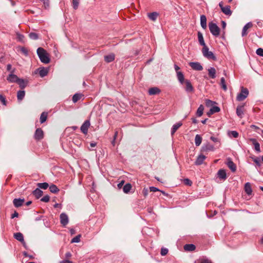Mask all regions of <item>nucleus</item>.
<instances>
[{
    "mask_svg": "<svg viewBox=\"0 0 263 263\" xmlns=\"http://www.w3.org/2000/svg\"><path fill=\"white\" fill-rule=\"evenodd\" d=\"M132 189V185L130 183L126 184L123 188V191L125 193H128Z\"/></svg>",
    "mask_w": 263,
    "mask_h": 263,
    "instance_id": "ea45409f",
    "label": "nucleus"
},
{
    "mask_svg": "<svg viewBox=\"0 0 263 263\" xmlns=\"http://www.w3.org/2000/svg\"><path fill=\"white\" fill-rule=\"evenodd\" d=\"M236 114L240 118H242L243 115V106L239 105L237 107Z\"/></svg>",
    "mask_w": 263,
    "mask_h": 263,
    "instance_id": "f3484780",
    "label": "nucleus"
},
{
    "mask_svg": "<svg viewBox=\"0 0 263 263\" xmlns=\"http://www.w3.org/2000/svg\"><path fill=\"white\" fill-rule=\"evenodd\" d=\"M253 145L254 146L255 150L257 152H260V144H259V143L258 142L255 143H254Z\"/></svg>",
    "mask_w": 263,
    "mask_h": 263,
    "instance_id": "09e8293b",
    "label": "nucleus"
},
{
    "mask_svg": "<svg viewBox=\"0 0 263 263\" xmlns=\"http://www.w3.org/2000/svg\"><path fill=\"white\" fill-rule=\"evenodd\" d=\"M50 197L48 195H45L41 198V200L44 202H48L49 201Z\"/></svg>",
    "mask_w": 263,
    "mask_h": 263,
    "instance_id": "864d4df0",
    "label": "nucleus"
},
{
    "mask_svg": "<svg viewBox=\"0 0 263 263\" xmlns=\"http://www.w3.org/2000/svg\"><path fill=\"white\" fill-rule=\"evenodd\" d=\"M248 95L249 91L248 89L242 87L240 92L237 96L236 99L238 101H243L248 97Z\"/></svg>",
    "mask_w": 263,
    "mask_h": 263,
    "instance_id": "20e7f679",
    "label": "nucleus"
},
{
    "mask_svg": "<svg viewBox=\"0 0 263 263\" xmlns=\"http://www.w3.org/2000/svg\"><path fill=\"white\" fill-rule=\"evenodd\" d=\"M0 101L2 102L3 105H6V102L5 97H4L2 95H0Z\"/></svg>",
    "mask_w": 263,
    "mask_h": 263,
    "instance_id": "052dcab7",
    "label": "nucleus"
},
{
    "mask_svg": "<svg viewBox=\"0 0 263 263\" xmlns=\"http://www.w3.org/2000/svg\"><path fill=\"white\" fill-rule=\"evenodd\" d=\"M217 176L220 179L225 180L227 179L226 172L224 170L220 169L217 172Z\"/></svg>",
    "mask_w": 263,
    "mask_h": 263,
    "instance_id": "ddd939ff",
    "label": "nucleus"
},
{
    "mask_svg": "<svg viewBox=\"0 0 263 263\" xmlns=\"http://www.w3.org/2000/svg\"><path fill=\"white\" fill-rule=\"evenodd\" d=\"M184 183L185 184L191 186L192 184V182L187 178L184 179Z\"/></svg>",
    "mask_w": 263,
    "mask_h": 263,
    "instance_id": "bf43d9fd",
    "label": "nucleus"
},
{
    "mask_svg": "<svg viewBox=\"0 0 263 263\" xmlns=\"http://www.w3.org/2000/svg\"><path fill=\"white\" fill-rule=\"evenodd\" d=\"M253 24L251 22H249L247 24H246L242 28L241 35L242 36H245L247 35L248 32L247 30L249 28L252 27Z\"/></svg>",
    "mask_w": 263,
    "mask_h": 263,
    "instance_id": "9b49d317",
    "label": "nucleus"
},
{
    "mask_svg": "<svg viewBox=\"0 0 263 263\" xmlns=\"http://www.w3.org/2000/svg\"><path fill=\"white\" fill-rule=\"evenodd\" d=\"M115 55L114 53H110L104 56V60L107 63H110L115 60Z\"/></svg>",
    "mask_w": 263,
    "mask_h": 263,
    "instance_id": "5701e85b",
    "label": "nucleus"
},
{
    "mask_svg": "<svg viewBox=\"0 0 263 263\" xmlns=\"http://www.w3.org/2000/svg\"><path fill=\"white\" fill-rule=\"evenodd\" d=\"M149 190L151 192H156L157 191H159V190L158 188L154 187V186H151L149 187Z\"/></svg>",
    "mask_w": 263,
    "mask_h": 263,
    "instance_id": "e2e57ef3",
    "label": "nucleus"
},
{
    "mask_svg": "<svg viewBox=\"0 0 263 263\" xmlns=\"http://www.w3.org/2000/svg\"><path fill=\"white\" fill-rule=\"evenodd\" d=\"M49 187L50 191L52 193H57L59 191V189L54 184H52Z\"/></svg>",
    "mask_w": 263,
    "mask_h": 263,
    "instance_id": "58836bf2",
    "label": "nucleus"
},
{
    "mask_svg": "<svg viewBox=\"0 0 263 263\" xmlns=\"http://www.w3.org/2000/svg\"><path fill=\"white\" fill-rule=\"evenodd\" d=\"M21 52L23 53L25 55L27 56L28 54V50L25 47H21L20 48Z\"/></svg>",
    "mask_w": 263,
    "mask_h": 263,
    "instance_id": "8fccbe9b",
    "label": "nucleus"
},
{
    "mask_svg": "<svg viewBox=\"0 0 263 263\" xmlns=\"http://www.w3.org/2000/svg\"><path fill=\"white\" fill-rule=\"evenodd\" d=\"M18 216V214L16 212H15L11 216V218H14L15 217H17Z\"/></svg>",
    "mask_w": 263,
    "mask_h": 263,
    "instance_id": "338daca9",
    "label": "nucleus"
},
{
    "mask_svg": "<svg viewBox=\"0 0 263 263\" xmlns=\"http://www.w3.org/2000/svg\"><path fill=\"white\" fill-rule=\"evenodd\" d=\"M202 52L203 56L208 59L214 61L216 60V57L212 51H209V48L207 46L203 47Z\"/></svg>",
    "mask_w": 263,
    "mask_h": 263,
    "instance_id": "f03ea898",
    "label": "nucleus"
},
{
    "mask_svg": "<svg viewBox=\"0 0 263 263\" xmlns=\"http://www.w3.org/2000/svg\"><path fill=\"white\" fill-rule=\"evenodd\" d=\"M48 73V69L42 68L39 69V73L40 76L43 78L46 76Z\"/></svg>",
    "mask_w": 263,
    "mask_h": 263,
    "instance_id": "cd10ccee",
    "label": "nucleus"
},
{
    "mask_svg": "<svg viewBox=\"0 0 263 263\" xmlns=\"http://www.w3.org/2000/svg\"><path fill=\"white\" fill-rule=\"evenodd\" d=\"M45 8L49 7V0H42Z\"/></svg>",
    "mask_w": 263,
    "mask_h": 263,
    "instance_id": "4d7b16f0",
    "label": "nucleus"
},
{
    "mask_svg": "<svg viewBox=\"0 0 263 263\" xmlns=\"http://www.w3.org/2000/svg\"><path fill=\"white\" fill-rule=\"evenodd\" d=\"M209 27L211 33L215 36H218L220 33V28L215 24L213 22L209 23Z\"/></svg>",
    "mask_w": 263,
    "mask_h": 263,
    "instance_id": "7ed1b4c3",
    "label": "nucleus"
},
{
    "mask_svg": "<svg viewBox=\"0 0 263 263\" xmlns=\"http://www.w3.org/2000/svg\"><path fill=\"white\" fill-rule=\"evenodd\" d=\"M25 95V91L23 90H19L17 93V98L18 100L21 101L22 100Z\"/></svg>",
    "mask_w": 263,
    "mask_h": 263,
    "instance_id": "473e14b6",
    "label": "nucleus"
},
{
    "mask_svg": "<svg viewBox=\"0 0 263 263\" xmlns=\"http://www.w3.org/2000/svg\"><path fill=\"white\" fill-rule=\"evenodd\" d=\"M253 161L256 164V165H257L258 166H260V161L259 158H254L253 159Z\"/></svg>",
    "mask_w": 263,
    "mask_h": 263,
    "instance_id": "6e6d98bb",
    "label": "nucleus"
},
{
    "mask_svg": "<svg viewBox=\"0 0 263 263\" xmlns=\"http://www.w3.org/2000/svg\"><path fill=\"white\" fill-rule=\"evenodd\" d=\"M222 12L226 15H230L232 14V11L230 9V6H227L224 8H222Z\"/></svg>",
    "mask_w": 263,
    "mask_h": 263,
    "instance_id": "2f4dec72",
    "label": "nucleus"
},
{
    "mask_svg": "<svg viewBox=\"0 0 263 263\" xmlns=\"http://www.w3.org/2000/svg\"><path fill=\"white\" fill-rule=\"evenodd\" d=\"M200 25L203 29H205L207 27L206 17L204 15L200 16Z\"/></svg>",
    "mask_w": 263,
    "mask_h": 263,
    "instance_id": "2eb2a0df",
    "label": "nucleus"
},
{
    "mask_svg": "<svg viewBox=\"0 0 263 263\" xmlns=\"http://www.w3.org/2000/svg\"><path fill=\"white\" fill-rule=\"evenodd\" d=\"M198 38L199 44L203 47H206L205 43L204 41V39L202 34L200 32H198Z\"/></svg>",
    "mask_w": 263,
    "mask_h": 263,
    "instance_id": "393cba45",
    "label": "nucleus"
},
{
    "mask_svg": "<svg viewBox=\"0 0 263 263\" xmlns=\"http://www.w3.org/2000/svg\"><path fill=\"white\" fill-rule=\"evenodd\" d=\"M24 201V199L15 198L13 201V203L15 207L18 208L23 205Z\"/></svg>",
    "mask_w": 263,
    "mask_h": 263,
    "instance_id": "f8f14e48",
    "label": "nucleus"
},
{
    "mask_svg": "<svg viewBox=\"0 0 263 263\" xmlns=\"http://www.w3.org/2000/svg\"><path fill=\"white\" fill-rule=\"evenodd\" d=\"M189 65L195 70L201 71L203 69V67L199 62H190Z\"/></svg>",
    "mask_w": 263,
    "mask_h": 263,
    "instance_id": "1a4fd4ad",
    "label": "nucleus"
},
{
    "mask_svg": "<svg viewBox=\"0 0 263 263\" xmlns=\"http://www.w3.org/2000/svg\"><path fill=\"white\" fill-rule=\"evenodd\" d=\"M44 137V132L42 129L40 128H38L36 129L34 133V138L36 140H40Z\"/></svg>",
    "mask_w": 263,
    "mask_h": 263,
    "instance_id": "0eeeda50",
    "label": "nucleus"
},
{
    "mask_svg": "<svg viewBox=\"0 0 263 263\" xmlns=\"http://www.w3.org/2000/svg\"><path fill=\"white\" fill-rule=\"evenodd\" d=\"M215 149L213 145L208 143L202 146V150L204 152L214 151Z\"/></svg>",
    "mask_w": 263,
    "mask_h": 263,
    "instance_id": "aec40b11",
    "label": "nucleus"
},
{
    "mask_svg": "<svg viewBox=\"0 0 263 263\" xmlns=\"http://www.w3.org/2000/svg\"><path fill=\"white\" fill-rule=\"evenodd\" d=\"M23 255L26 257H29L31 259H33L34 257L32 255H29L26 252H23Z\"/></svg>",
    "mask_w": 263,
    "mask_h": 263,
    "instance_id": "69168bd1",
    "label": "nucleus"
},
{
    "mask_svg": "<svg viewBox=\"0 0 263 263\" xmlns=\"http://www.w3.org/2000/svg\"><path fill=\"white\" fill-rule=\"evenodd\" d=\"M229 136L231 137L237 138L238 137V133L235 130L230 131L228 133Z\"/></svg>",
    "mask_w": 263,
    "mask_h": 263,
    "instance_id": "79ce46f5",
    "label": "nucleus"
},
{
    "mask_svg": "<svg viewBox=\"0 0 263 263\" xmlns=\"http://www.w3.org/2000/svg\"><path fill=\"white\" fill-rule=\"evenodd\" d=\"M37 55L40 61L45 64H48L50 62V58L47 51L43 48L39 47L36 51Z\"/></svg>",
    "mask_w": 263,
    "mask_h": 263,
    "instance_id": "f257e3e1",
    "label": "nucleus"
},
{
    "mask_svg": "<svg viewBox=\"0 0 263 263\" xmlns=\"http://www.w3.org/2000/svg\"><path fill=\"white\" fill-rule=\"evenodd\" d=\"M210 139L213 141L214 142H219L220 141H219V139L216 137H213V136H211L210 137Z\"/></svg>",
    "mask_w": 263,
    "mask_h": 263,
    "instance_id": "680f3d73",
    "label": "nucleus"
},
{
    "mask_svg": "<svg viewBox=\"0 0 263 263\" xmlns=\"http://www.w3.org/2000/svg\"><path fill=\"white\" fill-rule=\"evenodd\" d=\"M220 111V108L218 106H213L211 108V114L218 112Z\"/></svg>",
    "mask_w": 263,
    "mask_h": 263,
    "instance_id": "c03bdc74",
    "label": "nucleus"
},
{
    "mask_svg": "<svg viewBox=\"0 0 263 263\" xmlns=\"http://www.w3.org/2000/svg\"><path fill=\"white\" fill-rule=\"evenodd\" d=\"M14 237L15 239L20 241L21 242H24V239L23 235L20 232H17L14 234Z\"/></svg>",
    "mask_w": 263,
    "mask_h": 263,
    "instance_id": "6ab92c4d",
    "label": "nucleus"
},
{
    "mask_svg": "<svg viewBox=\"0 0 263 263\" xmlns=\"http://www.w3.org/2000/svg\"><path fill=\"white\" fill-rule=\"evenodd\" d=\"M214 103H215V102L210 100L207 99L205 100V104L208 106H212Z\"/></svg>",
    "mask_w": 263,
    "mask_h": 263,
    "instance_id": "13d9d810",
    "label": "nucleus"
},
{
    "mask_svg": "<svg viewBox=\"0 0 263 263\" xmlns=\"http://www.w3.org/2000/svg\"><path fill=\"white\" fill-rule=\"evenodd\" d=\"M184 83H185L184 89L186 92L187 93L193 92L194 89L191 82L188 80H186Z\"/></svg>",
    "mask_w": 263,
    "mask_h": 263,
    "instance_id": "6e6552de",
    "label": "nucleus"
},
{
    "mask_svg": "<svg viewBox=\"0 0 263 263\" xmlns=\"http://www.w3.org/2000/svg\"><path fill=\"white\" fill-rule=\"evenodd\" d=\"M227 164L232 172H235L236 171V165L231 160L229 159L228 161Z\"/></svg>",
    "mask_w": 263,
    "mask_h": 263,
    "instance_id": "dca6fc26",
    "label": "nucleus"
},
{
    "mask_svg": "<svg viewBox=\"0 0 263 263\" xmlns=\"http://www.w3.org/2000/svg\"><path fill=\"white\" fill-rule=\"evenodd\" d=\"M158 16V13L156 12L149 13L148 14V17H149V18L151 20H152L153 21H155L156 20Z\"/></svg>",
    "mask_w": 263,
    "mask_h": 263,
    "instance_id": "72a5a7b5",
    "label": "nucleus"
},
{
    "mask_svg": "<svg viewBox=\"0 0 263 263\" xmlns=\"http://www.w3.org/2000/svg\"><path fill=\"white\" fill-rule=\"evenodd\" d=\"M33 195L37 198H40L43 195V191L40 189L37 188L32 192Z\"/></svg>",
    "mask_w": 263,
    "mask_h": 263,
    "instance_id": "b1692460",
    "label": "nucleus"
},
{
    "mask_svg": "<svg viewBox=\"0 0 263 263\" xmlns=\"http://www.w3.org/2000/svg\"><path fill=\"white\" fill-rule=\"evenodd\" d=\"M47 113L45 112H42L41 115L40 119L41 123H43L44 122H45L47 120Z\"/></svg>",
    "mask_w": 263,
    "mask_h": 263,
    "instance_id": "4c0bfd02",
    "label": "nucleus"
},
{
    "mask_svg": "<svg viewBox=\"0 0 263 263\" xmlns=\"http://www.w3.org/2000/svg\"><path fill=\"white\" fill-rule=\"evenodd\" d=\"M196 249L195 246L193 244H186L184 246V249L185 251H192Z\"/></svg>",
    "mask_w": 263,
    "mask_h": 263,
    "instance_id": "7c9ffc66",
    "label": "nucleus"
},
{
    "mask_svg": "<svg viewBox=\"0 0 263 263\" xmlns=\"http://www.w3.org/2000/svg\"><path fill=\"white\" fill-rule=\"evenodd\" d=\"M256 53L258 55L263 57V49L262 48H258L256 50Z\"/></svg>",
    "mask_w": 263,
    "mask_h": 263,
    "instance_id": "3c124183",
    "label": "nucleus"
},
{
    "mask_svg": "<svg viewBox=\"0 0 263 263\" xmlns=\"http://www.w3.org/2000/svg\"><path fill=\"white\" fill-rule=\"evenodd\" d=\"M220 85H221V87L224 90L226 91L227 90V86L226 83L225 79L223 77L221 78L220 79Z\"/></svg>",
    "mask_w": 263,
    "mask_h": 263,
    "instance_id": "a19ab883",
    "label": "nucleus"
},
{
    "mask_svg": "<svg viewBox=\"0 0 263 263\" xmlns=\"http://www.w3.org/2000/svg\"><path fill=\"white\" fill-rule=\"evenodd\" d=\"M168 249L166 248H162L161 250V255L162 256H165L168 253Z\"/></svg>",
    "mask_w": 263,
    "mask_h": 263,
    "instance_id": "603ef678",
    "label": "nucleus"
},
{
    "mask_svg": "<svg viewBox=\"0 0 263 263\" xmlns=\"http://www.w3.org/2000/svg\"><path fill=\"white\" fill-rule=\"evenodd\" d=\"M17 83L19 85L22 89H24L27 85V82H25L24 80L20 78H19Z\"/></svg>",
    "mask_w": 263,
    "mask_h": 263,
    "instance_id": "c756f323",
    "label": "nucleus"
},
{
    "mask_svg": "<svg viewBox=\"0 0 263 263\" xmlns=\"http://www.w3.org/2000/svg\"><path fill=\"white\" fill-rule=\"evenodd\" d=\"M177 77L181 84H183L184 81V77L183 73L181 71H177Z\"/></svg>",
    "mask_w": 263,
    "mask_h": 263,
    "instance_id": "a878e982",
    "label": "nucleus"
},
{
    "mask_svg": "<svg viewBox=\"0 0 263 263\" xmlns=\"http://www.w3.org/2000/svg\"><path fill=\"white\" fill-rule=\"evenodd\" d=\"M90 126V123L89 120H86L81 126L80 129L82 133L84 134H87L88 133V129Z\"/></svg>",
    "mask_w": 263,
    "mask_h": 263,
    "instance_id": "423d86ee",
    "label": "nucleus"
},
{
    "mask_svg": "<svg viewBox=\"0 0 263 263\" xmlns=\"http://www.w3.org/2000/svg\"><path fill=\"white\" fill-rule=\"evenodd\" d=\"M60 263H72V262L69 260H64L61 261Z\"/></svg>",
    "mask_w": 263,
    "mask_h": 263,
    "instance_id": "774afa93",
    "label": "nucleus"
},
{
    "mask_svg": "<svg viewBox=\"0 0 263 263\" xmlns=\"http://www.w3.org/2000/svg\"><path fill=\"white\" fill-rule=\"evenodd\" d=\"M83 95L82 93H76L72 97V101L73 103L77 102L79 100H80L82 97Z\"/></svg>",
    "mask_w": 263,
    "mask_h": 263,
    "instance_id": "c85d7f7f",
    "label": "nucleus"
},
{
    "mask_svg": "<svg viewBox=\"0 0 263 263\" xmlns=\"http://www.w3.org/2000/svg\"><path fill=\"white\" fill-rule=\"evenodd\" d=\"M79 5V0H72V6L74 9H78Z\"/></svg>",
    "mask_w": 263,
    "mask_h": 263,
    "instance_id": "49530a36",
    "label": "nucleus"
},
{
    "mask_svg": "<svg viewBox=\"0 0 263 263\" xmlns=\"http://www.w3.org/2000/svg\"><path fill=\"white\" fill-rule=\"evenodd\" d=\"M205 159V156L203 155H200L197 157L195 163L197 165H201L203 163V161Z\"/></svg>",
    "mask_w": 263,
    "mask_h": 263,
    "instance_id": "412c9836",
    "label": "nucleus"
},
{
    "mask_svg": "<svg viewBox=\"0 0 263 263\" xmlns=\"http://www.w3.org/2000/svg\"><path fill=\"white\" fill-rule=\"evenodd\" d=\"M182 125V123L181 122H179L178 123H176V124H174L172 129H171V134L172 135H173L177 131V130Z\"/></svg>",
    "mask_w": 263,
    "mask_h": 263,
    "instance_id": "4be33fe9",
    "label": "nucleus"
},
{
    "mask_svg": "<svg viewBox=\"0 0 263 263\" xmlns=\"http://www.w3.org/2000/svg\"><path fill=\"white\" fill-rule=\"evenodd\" d=\"M245 190L246 193L250 195L252 194V190L251 184L249 182H247L245 185Z\"/></svg>",
    "mask_w": 263,
    "mask_h": 263,
    "instance_id": "bb28decb",
    "label": "nucleus"
},
{
    "mask_svg": "<svg viewBox=\"0 0 263 263\" xmlns=\"http://www.w3.org/2000/svg\"><path fill=\"white\" fill-rule=\"evenodd\" d=\"M17 36V39L21 42H22L23 41V39L24 38V36L20 33H16Z\"/></svg>",
    "mask_w": 263,
    "mask_h": 263,
    "instance_id": "5fc2aeb1",
    "label": "nucleus"
},
{
    "mask_svg": "<svg viewBox=\"0 0 263 263\" xmlns=\"http://www.w3.org/2000/svg\"><path fill=\"white\" fill-rule=\"evenodd\" d=\"M198 263H212L210 260L208 259L201 258L198 260Z\"/></svg>",
    "mask_w": 263,
    "mask_h": 263,
    "instance_id": "de8ad7c7",
    "label": "nucleus"
},
{
    "mask_svg": "<svg viewBox=\"0 0 263 263\" xmlns=\"http://www.w3.org/2000/svg\"><path fill=\"white\" fill-rule=\"evenodd\" d=\"M160 92V90L156 87H152L148 90V93L150 95H155Z\"/></svg>",
    "mask_w": 263,
    "mask_h": 263,
    "instance_id": "a211bd4d",
    "label": "nucleus"
},
{
    "mask_svg": "<svg viewBox=\"0 0 263 263\" xmlns=\"http://www.w3.org/2000/svg\"><path fill=\"white\" fill-rule=\"evenodd\" d=\"M80 237H81V235H78L76 236V237H74V238H73L71 239V243H78V242H79L80 241Z\"/></svg>",
    "mask_w": 263,
    "mask_h": 263,
    "instance_id": "37998d69",
    "label": "nucleus"
},
{
    "mask_svg": "<svg viewBox=\"0 0 263 263\" xmlns=\"http://www.w3.org/2000/svg\"><path fill=\"white\" fill-rule=\"evenodd\" d=\"M204 110V106L203 105H200L197 109L196 111V115L198 117H201L203 115Z\"/></svg>",
    "mask_w": 263,
    "mask_h": 263,
    "instance_id": "c9c22d12",
    "label": "nucleus"
},
{
    "mask_svg": "<svg viewBox=\"0 0 263 263\" xmlns=\"http://www.w3.org/2000/svg\"><path fill=\"white\" fill-rule=\"evenodd\" d=\"M14 71V70H12L7 77V80L10 83H17L19 79L16 75L13 74Z\"/></svg>",
    "mask_w": 263,
    "mask_h": 263,
    "instance_id": "39448f33",
    "label": "nucleus"
},
{
    "mask_svg": "<svg viewBox=\"0 0 263 263\" xmlns=\"http://www.w3.org/2000/svg\"><path fill=\"white\" fill-rule=\"evenodd\" d=\"M249 141L251 142L253 145H254V143L257 142V140L254 138H250Z\"/></svg>",
    "mask_w": 263,
    "mask_h": 263,
    "instance_id": "0e129e2a",
    "label": "nucleus"
},
{
    "mask_svg": "<svg viewBox=\"0 0 263 263\" xmlns=\"http://www.w3.org/2000/svg\"><path fill=\"white\" fill-rule=\"evenodd\" d=\"M60 222L63 226H65L68 224V223L69 222V219H68V216L65 213H62L60 215Z\"/></svg>",
    "mask_w": 263,
    "mask_h": 263,
    "instance_id": "9d476101",
    "label": "nucleus"
},
{
    "mask_svg": "<svg viewBox=\"0 0 263 263\" xmlns=\"http://www.w3.org/2000/svg\"><path fill=\"white\" fill-rule=\"evenodd\" d=\"M37 186L40 189H42L43 190H46L49 187V184L47 182L38 183L37 184Z\"/></svg>",
    "mask_w": 263,
    "mask_h": 263,
    "instance_id": "e433bc0d",
    "label": "nucleus"
},
{
    "mask_svg": "<svg viewBox=\"0 0 263 263\" xmlns=\"http://www.w3.org/2000/svg\"><path fill=\"white\" fill-rule=\"evenodd\" d=\"M29 36L32 40H37L38 39V35L36 33L31 32L29 34Z\"/></svg>",
    "mask_w": 263,
    "mask_h": 263,
    "instance_id": "a18cd8bd",
    "label": "nucleus"
},
{
    "mask_svg": "<svg viewBox=\"0 0 263 263\" xmlns=\"http://www.w3.org/2000/svg\"><path fill=\"white\" fill-rule=\"evenodd\" d=\"M208 71L210 78L212 79H215L216 78V71L215 68L212 67H210L209 68H208Z\"/></svg>",
    "mask_w": 263,
    "mask_h": 263,
    "instance_id": "4468645a",
    "label": "nucleus"
},
{
    "mask_svg": "<svg viewBox=\"0 0 263 263\" xmlns=\"http://www.w3.org/2000/svg\"><path fill=\"white\" fill-rule=\"evenodd\" d=\"M202 142V137L199 135H196L195 138V145L197 146H199Z\"/></svg>",
    "mask_w": 263,
    "mask_h": 263,
    "instance_id": "f704fd0d",
    "label": "nucleus"
}]
</instances>
